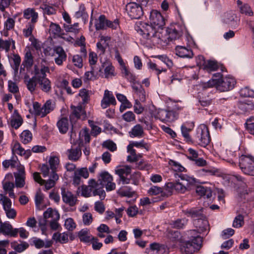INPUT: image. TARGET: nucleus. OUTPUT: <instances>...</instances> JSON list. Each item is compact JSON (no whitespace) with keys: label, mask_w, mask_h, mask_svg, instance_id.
Masks as SVG:
<instances>
[{"label":"nucleus","mask_w":254,"mask_h":254,"mask_svg":"<svg viewBox=\"0 0 254 254\" xmlns=\"http://www.w3.org/2000/svg\"><path fill=\"white\" fill-rule=\"evenodd\" d=\"M149 20L150 25L143 22L136 23L135 29L137 33L145 39H151L157 35V29L165 25V20L161 13L153 10L150 12Z\"/></svg>","instance_id":"nucleus-1"},{"label":"nucleus","mask_w":254,"mask_h":254,"mask_svg":"<svg viewBox=\"0 0 254 254\" xmlns=\"http://www.w3.org/2000/svg\"><path fill=\"white\" fill-rule=\"evenodd\" d=\"M235 79L230 76L222 77L220 73H214L213 77L207 82L201 84L203 89H207L215 86L217 90L221 92H226L232 89L236 84Z\"/></svg>","instance_id":"nucleus-2"},{"label":"nucleus","mask_w":254,"mask_h":254,"mask_svg":"<svg viewBox=\"0 0 254 254\" xmlns=\"http://www.w3.org/2000/svg\"><path fill=\"white\" fill-rule=\"evenodd\" d=\"M99 196L101 199H104L106 196V192L102 187L98 184L95 179H90L88 181V186H82L81 187V195L88 197L92 195Z\"/></svg>","instance_id":"nucleus-3"},{"label":"nucleus","mask_w":254,"mask_h":254,"mask_svg":"<svg viewBox=\"0 0 254 254\" xmlns=\"http://www.w3.org/2000/svg\"><path fill=\"white\" fill-rule=\"evenodd\" d=\"M239 166L244 174L254 176V157L252 155H241L239 157Z\"/></svg>","instance_id":"nucleus-4"},{"label":"nucleus","mask_w":254,"mask_h":254,"mask_svg":"<svg viewBox=\"0 0 254 254\" xmlns=\"http://www.w3.org/2000/svg\"><path fill=\"white\" fill-rule=\"evenodd\" d=\"M194 141L199 145L206 147L210 142V136L207 127L205 125H201L197 128L194 136Z\"/></svg>","instance_id":"nucleus-5"},{"label":"nucleus","mask_w":254,"mask_h":254,"mask_svg":"<svg viewBox=\"0 0 254 254\" xmlns=\"http://www.w3.org/2000/svg\"><path fill=\"white\" fill-rule=\"evenodd\" d=\"M112 176L107 171L101 172L98 178V184L102 187V189L104 190L105 186L107 191H111L115 189L116 184L113 183Z\"/></svg>","instance_id":"nucleus-6"},{"label":"nucleus","mask_w":254,"mask_h":254,"mask_svg":"<svg viewBox=\"0 0 254 254\" xmlns=\"http://www.w3.org/2000/svg\"><path fill=\"white\" fill-rule=\"evenodd\" d=\"M49 72V68L47 66L42 65L39 70L38 84L40 88L46 93L49 92L51 90V83L48 78L46 77V72Z\"/></svg>","instance_id":"nucleus-7"},{"label":"nucleus","mask_w":254,"mask_h":254,"mask_svg":"<svg viewBox=\"0 0 254 254\" xmlns=\"http://www.w3.org/2000/svg\"><path fill=\"white\" fill-rule=\"evenodd\" d=\"M184 213L188 217H191L193 218L198 219V223L201 222L203 226L202 227L201 230H206L208 225V221L204 219L205 218L203 215V209L201 208H191L190 209L184 210Z\"/></svg>","instance_id":"nucleus-8"},{"label":"nucleus","mask_w":254,"mask_h":254,"mask_svg":"<svg viewBox=\"0 0 254 254\" xmlns=\"http://www.w3.org/2000/svg\"><path fill=\"white\" fill-rule=\"evenodd\" d=\"M126 11L131 19H139L143 14L142 6L136 2H129L126 5Z\"/></svg>","instance_id":"nucleus-9"},{"label":"nucleus","mask_w":254,"mask_h":254,"mask_svg":"<svg viewBox=\"0 0 254 254\" xmlns=\"http://www.w3.org/2000/svg\"><path fill=\"white\" fill-rule=\"evenodd\" d=\"M0 202L1 203L6 216L8 218L14 219L16 215V210L11 207L12 202L6 195L0 194Z\"/></svg>","instance_id":"nucleus-10"},{"label":"nucleus","mask_w":254,"mask_h":254,"mask_svg":"<svg viewBox=\"0 0 254 254\" xmlns=\"http://www.w3.org/2000/svg\"><path fill=\"white\" fill-rule=\"evenodd\" d=\"M119 26L118 21L112 22L106 19V17L104 15H101L99 18L96 20L95 23V27L97 30L106 29L110 27L114 29H116Z\"/></svg>","instance_id":"nucleus-11"},{"label":"nucleus","mask_w":254,"mask_h":254,"mask_svg":"<svg viewBox=\"0 0 254 254\" xmlns=\"http://www.w3.org/2000/svg\"><path fill=\"white\" fill-rule=\"evenodd\" d=\"M61 195L63 202L69 206L72 207L77 203V196L64 188H61Z\"/></svg>","instance_id":"nucleus-12"},{"label":"nucleus","mask_w":254,"mask_h":254,"mask_svg":"<svg viewBox=\"0 0 254 254\" xmlns=\"http://www.w3.org/2000/svg\"><path fill=\"white\" fill-rule=\"evenodd\" d=\"M39 70L37 65L34 66V75L26 81V86L28 90L32 93L36 90L38 84Z\"/></svg>","instance_id":"nucleus-13"},{"label":"nucleus","mask_w":254,"mask_h":254,"mask_svg":"<svg viewBox=\"0 0 254 254\" xmlns=\"http://www.w3.org/2000/svg\"><path fill=\"white\" fill-rule=\"evenodd\" d=\"M15 177V185L17 188H22L25 185V172L24 167H20L19 171L13 173Z\"/></svg>","instance_id":"nucleus-14"},{"label":"nucleus","mask_w":254,"mask_h":254,"mask_svg":"<svg viewBox=\"0 0 254 254\" xmlns=\"http://www.w3.org/2000/svg\"><path fill=\"white\" fill-rule=\"evenodd\" d=\"M18 233V229H13L8 222L2 223L0 221V233L11 237H16Z\"/></svg>","instance_id":"nucleus-15"},{"label":"nucleus","mask_w":254,"mask_h":254,"mask_svg":"<svg viewBox=\"0 0 254 254\" xmlns=\"http://www.w3.org/2000/svg\"><path fill=\"white\" fill-rule=\"evenodd\" d=\"M116 104V101L112 93L108 90H106L101 101V107L102 108L106 109L110 105H115Z\"/></svg>","instance_id":"nucleus-16"},{"label":"nucleus","mask_w":254,"mask_h":254,"mask_svg":"<svg viewBox=\"0 0 254 254\" xmlns=\"http://www.w3.org/2000/svg\"><path fill=\"white\" fill-rule=\"evenodd\" d=\"M60 217V214L57 210H54L52 208H49L44 213V220H43V223H42V222H40L39 225L40 227H41V229L43 230L45 226L46 219L51 218L52 220H59Z\"/></svg>","instance_id":"nucleus-17"},{"label":"nucleus","mask_w":254,"mask_h":254,"mask_svg":"<svg viewBox=\"0 0 254 254\" xmlns=\"http://www.w3.org/2000/svg\"><path fill=\"white\" fill-rule=\"evenodd\" d=\"M158 116L162 121L172 122L176 119L175 114L173 111L160 110L158 112Z\"/></svg>","instance_id":"nucleus-18"},{"label":"nucleus","mask_w":254,"mask_h":254,"mask_svg":"<svg viewBox=\"0 0 254 254\" xmlns=\"http://www.w3.org/2000/svg\"><path fill=\"white\" fill-rule=\"evenodd\" d=\"M175 51L177 55L183 58H191L193 56L191 50L184 46H176Z\"/></svg>","instance_id":"nucleus-19"},{"label":"nucleus","mask_w":254,"mask_h":254,"mask_svg":"<svg viewBox=\"0 0 254 254\" xmlns=\"http://www.w3.org/2000/svg\"><path fill=\"white\" fill-rule=\"evenodd\" d=\"M222 20L224 23L232 27H236L238 25L237 17L236 15L232 12L225 13L222 17Z\"/></svg>","instance_id":"nucleus-20"},{"label":"nucleus","mask_w":254,"mask_h":254,"mask_svg":"<svg viewBox=\"0 0 254 254\" xmlns=\"http://www.w3.org/2000/svg\"><path fill=\"white\" fill-rule=\"evenodd\" d=\"M54 51L58 56L55 59L56 64L59 65H61L63 62L66 59V54L65 52L61 46L55 47Z\"/></svg>","instance_id":"nucleus-21"},{"label":"nucleus","mask_w":254,"mask_h":254,"mask_svg":"<svg viewBox=\"0 0 254 254\" xmlns=\"http://www.w3.org/2000/svg\"><path fill=\"white\" fill-rule=\"evenodd\" d=\"M69 160L73 161H78L81 156V150L78 147L67 149L66 153Z\"/></svg>","instance_id":"nucleus-22"},{"label":"nucleus","mask_w":254,"mask_h":254,"mask_svg":"<svg viewBox=\"0 0 254 254\" xmlns=\"http://www.w3.org/2000/svg\"><path fill=\"white\" fill-rule=\"evenodd\" d=\"M86 117V114L81 106L74 107L72 113L70 114L69 118L71 122H74L76 119Z\"/></svg>","instance_id":"nucleus-23"},{"label":"nucleus","mask_w":254,"mask_h":254,"mask_svg":"<svg viewBox=\"0 0 254 254\" xmlns=\"http://www.w3.org/2000/svg\"><path fill=\"white\" fill-rule=\"evenodd\" d=\"M23 123V119L18 113L17 110L14 111V113L11 117L10 124L12 127L15 129L19 128Z\"/></svg>","instance_id":"nucleus-24"},{"label":"nucleus","mask_w":254,"mask_h":254,"mask_svg":"<svg viewBox=\"0 0 254 254\" xmlns=\"http://www.w3.org/2000/svg\"><path fill=\"white\" fill-rule=\"evenodd\" d=\"M23 17L27 19L31 18V21L29 23H36L37 21L38 15L34 9L28 8L24 10Z\"/></svg>","instance_id":"nucleus-25"},{"label":"nucleus","mask_w":254,"mask_h":254,"mask_svg":"<svg viewBox=\"0 0 254 254\" xmlns=\"http://www.w3.org/2000/svg\"><path fill=\"white\" fill-rule=\"evenodd\" d=\"M2 165L5 169H7L10 166L11 168H16L17 171H19V169L20 167H24L23 165L20 164L16 157H13L11 159L3 161L2 162Z\"/></svg>","instance_id":"nucleus-26"},{"label":"nucleus","mask_w":254,"mask_h":254,"mask_svg":"<svg viewBox=\"0 0 254 254\" xmlns=\"http://www.w3.org/2000/svg\"><path fill=\"white\" fill-rule=\"evenodd\" d=\"M128 133L131 137H141L144 135L143 128L140 125L137 124L132 128Z\"/></svg>","instance_id":"nucleus-27"},{"label":"nucleus","mask_w":254,"mask_h":254,"mask_svg":"<svg viewBox=\"0 0 254 254\" xmlns=\"http://www.w3.org/2000/svg\"><path fill=\"white\" fill-rule=\"evenodd\" d=\"M117 193L121 196L131 197L135 194V191L128 186H122L117 191Z\"/></svg>","instance_id":"nucleus-28"},{"label":"nucleus","mask_w":254,"mask_h":254,"mask_svg":"<svg viewBox=\"0 0 254 254\" xmlns=\"http://www.w3.org/2000/svg\"><path fill=\"white\" fill-rule=\"evenodd\" d=\"M167 186L168 187L174 189L177 192L182 193H185L188 190V188L185 185L180 182L169 183Z\"/></svg>","instance_id":"nucleus-29"},{"label":"nucleus","mask_w":254,"mask_h":254,"mask_svg":"<svg viewBox=\"0 0 254 254\" xmlns=\"http://www.w3.org/2000/svg\"><path fill=\"white\" fill-rule=\"evenodd\" d=\"M57 126L60 132L65 133L68 129L69 123L66 118H63L57 123Z\"/></svg>","instance_id":"nucleus-30"},{"label":"nucleus","mask_w":254,"mask_h":254,"mask_svg":"<svg viewBox=\"0 0 254 254\" xmlns=\"http://www.w3.org/2000/svg\"><path fill=\"white\" fill-rule=\"evenodd\" d=\"M196 192L200 196H205L207 198H210L212 196V190L209 187L198 186L196 188Z\"/></svg>","instance_id":"nucleus-31"},{"label":"nucleus","mask_w":254,"mask_h":254,"mask_svg":"<svg viewBox=\"0 0 254 254\" xmlns=\"http://www.w3.org/2000/svg\"><path fill=\"white\" fill-rule=\"evenodd\" d=\"M184 28L178 29L176 27L171 28L168 31V39L171 40L178 39L183 33Z\"/></svg>","instance_id":"nucleus-32"},{"label":"nucleus","mask_w":254,"mask_h":254,"mask_svg":"<svg viewBox=\"0 0 254 254\" xmlns=\"http://www.w3.org/2000/svg\"><path fill=\"white\" fill-rule=\"evenodd\" d=\"M22 64L27 68L31 67L33 65V57L30 50H28L26 52Z\"/></svg>","instance_id":"nucleus-33"},{"label":"nucleus","mask_w":254,"mask_h":254,"mask_svg":"<svg viewBox=\"0 0 254 254\" xmlns=\"http://www.w3.org/2000/svg\"><path fill=\"white\" fill-rule=\"evenodd\" d=\"M43 106L41 107L40 104L37 102L33 103V111L32 113L35 116H40L41 118L45 117V114L43 113Z\"/></svg>","instance_id":"nucleus-34"},{"label":"nucleus","mask_w":254,"mask_h":254,"mask_svg":"<svg viewBox=\"0 0 254 254\" xmlns=\"http://www.w3.org/2000/svg\"><path fill=\"white\" fill-rule=\"evenodd\" d=\"M133 89L135 91V93L141 102H144L146 99V94L144 89L141 85L138 86H133Z\"/></svg>","instance_id":"nucleus-35"},{"label":"nucleus","mask_w":254,"mask_h":254,"mask_svg":"<svg viewBox=\"0 0 254 254\" xmlns=\"http://www.w3.org/2000/svg\"><path fill=\"white\" fill-rule=\"evenodd\" d=\"M179 177L182 180L186 182L185 186H187V188L190 186L194 185L196 183V180L195 178L192 177H190L186 174H181L179 175Z\"/></svg>","instance_id":"nucleus-36"},{"label":"nucleus","mask_w":254,"mask_h":254,"mask_svg":"<svg viewBox=\"0 0 254 254\" xmlns=\"http://www.w3.org/2000/svg\"><path fill=\"white\" fill-rule=\"evenodd\" d=\"M21 141L26 144L32 140V134L28 130H24L20 135Z\"/></svg>","instance_id":"nucleus-37"},{"label":"nucleus","mask_w":254,"mask_h":254,"mask_svg":"<svg viewBox=\"0 0 254 254\" xmlns=\"http://www.w3.org/2000/svg\"><path fill=\"white\" fill-rule=\"evenodd\" d=\"M219 67L216 61H208L204 65V68L208 72L216 70Z\"/></svg>","instance_id":"nucleus-38"},{"label":"nucleus","mask_w":254,"mask_h":254,"mask_svg":"<svg viewBox=\"0 0 254 254\" xmlns=\"http://www.w3.org/2000/svg\"><path fill=\"white\" fill-rule=\"evenodd\" d=\"M184 249L185 253L187 254H192L199 250L190 241L186 243Z\"/></svg>","instance_id":"nucleus-39"},{"label":"nucleus","mask_w":254,"mask_h":254,"mask_svg":"<svg viewBox=\"0 0 254 254\" xmlns=\"http://www.w3.org/2000/svg\"><path fill=\"white\" fill-rule=\"evenodd\" d=\"M53 239L61 243H65L68 241V235L65 233L62 234L55 233L53 236Z\"/></svg>","instance_id":"nucleus-40"},{"label":"nucleus","mask_w":254,"mask_h":254,"mask_svg":"<svg viewBox=\"0 0 254 254\" xmlns=\"http://www.w3.org/2000/svg\"><path fill=\"white\" fill-rule=\"evenodd\" d=\"M105 78H112L115 75V68L112 64H108L104 69Z\"/></svg>","instance_id":"nucleus-41"},{"label":"nucleus","mask_w":254,"mask_h":254,"mask_svg":"<svg viewBox=\"0 0 254 254\" xmlns=\"http://www.w3.org/2000/svg\"><path fill=\"white\" fill-rule=\"evenodd\" d=\"M131 173V167L129 166L126 165L116 170V173L119 176H128Z\"/></svg>","instance_id":"nucleus-42"},{"label":"nucleus","mask_w":254,"mask_h":254,"mask_svg":"<svg viewBox=\"0 0 254 254\" xmlns=\"http://www.w3.org/2000/svg\"><path fill=\"white\" fill-rule=\"evenodd\" d=\"M239 109L244 113L249 112L254 109V104L252 103H241L239 105Z\"/></svg>","instance_id":"nucleus-43"},{"label":"nucleus","mask_w":254,"mask_h":254,"mask_svg":"<svg viewBox=\"0 0 254 254\" xmlns=\"http://www.w3.org/2000/svg\"><path fill=\"white\" fill-rule=\"evenodd\" d=\"M43 106V110H44L43 113L45 114V117L51 111H53L55 108V105L52 103L51 100H47Z\"/></svg>","instance_id":"nucleus-44"},{"label":"nucleus","mask_w":254,"mask_h":254,"mask_svg":"<svg viewBox=\"0 0 254 254\" xmlns=\"http://www.w3.org/2000/svg\"><path fill=\"white\" fill-rule=\"evenodd\" d=\"M35 23H28L26 27L23 30V33L25 37L32 36V31L35 27Z\"/></svg>","instance_id":"nucleus-45"},{"label":"nucleus","mask_w":254,"mask_h":254,"mask_svg":"<svg viewBox=\"0 0 254 254\" xmlns=\"http://www.w3.org/2000/svg\"><path fill=\"white\" fill-rule=\"evenodd\" d=\"M121 70L124 76L128 80H129L130 82H133L135 81V76L128 70L126 65L122 67Z\"/></svg>","instance_id":"nucleus-46"},{"label":"nucleus","mask_w":254,"mask_h":254,"mask_svg":"<svg viewBox=\"0 0 254 254\" xmlns=\"http://www.w3.org/2000/svg\"><path fill=\"white\" fill-rule=\"evenodd\" d=\"M169 164L176 172L178 171L182 172L186 171V169L183 166L173 160H170L169 162Z\"/></svg>","instance_id":"nucleus-47"},{"label":"nucleus","mask_w":254,"mask_h":254,"mask_svg":"<svg viewBox=\"0 0 254 254\" xmlns=\"http://www.w3.org/2000/svg\"><path fill=\"white\" fill-rule=\"evenodd\" d=\"M79 137L82 140L84 141L85 143H89L90 140V136L88 132V129L85 128L80 131Z\"/></svg>","instance_id":"nucleus-48"},{"label":"nucleus","mask_w":254,"mask_h":254,"mask_svg":"<svg viewBox=\"0 0 254 254\" xmlns=\"http://www.w3.org/2000/svg\"><path fill=\"white\" fill-rule=\"evenodd\" d=\"M244 224V217L242 215L239 214L235 218L233 223V226L235 228H240Z\"/></svg>","instance_id":"nucleus-49"},{"label":"nucleus","mask_w":254,"mask_h":254,"mask_svg":"<svg viewBox=\"0 0 254 254\" xmlns=\"http://www.w3.org/2000/svg\"><path fill=\"white\" fill-rule=\"evenodd\" d=\"M246 128L249 132L254 135V118L251 117L246 123Z\"/></svg>","instance_id":"nucleus-50"},{"label":"nucleus","mask_w":254,"mask_h":254,"mask_svg":"<svg viewBox=\"0 0 254 254\" xmlns=\"http://www.w3.org/2000/svg\"><path fill=\"white\" fill-rule=\"evenodd\" d=\"M49 162L52 171H56L59 164V158L56 156L51 157L49 159Z\"/></svg>","instance_id":"nucleus-51"},{"label":"nucleus","mask_w":254,"mask_h":254,"mask_svg":"<svg viewBox=\"0 0 254 254\" xmlns=\"http://www.w3.org/2000/svg\"><path fill=\"white\" fill-rule=\"evenodd\" d=\"M130 144L134 147H136L137 148H143L146 150V151H148L149 149V146L147 143H145L143 140H141L140 141H132L130 143Z\"/></svg>","instance_id":"nucleus-52"},{"label":"nucleus","mask_w":254,"mask_h":254,"mask_svg":"<svg viewBox=\"0 0 254 254\" xmlns=\"http://www.w3.org/2000/svg\"><path fill=\"white\" fill-rule=\"evenodd\" d=\"M74 173L80 177H83L84 179H87L89 177V172L86 167H83L77 169L75 171Z\"/></svg>","instance_id":"nucleus-53"},{"label":"nucleus","mask_w":254,"mask_h":254,"mask_svg":"<svg viewBox=\"0 0 254 254\" xmlns=\"http://www.w3.org/2000/svg\"><path fill=\"white\" fill-rule=\"evenodd\" d=\"M12 42L10 39L8 40H3L0 38V49L4 50L6 52H8L9 50Z\"/></svg>","instance_id":"nucleus-54"},{"label":"nucleus","mask_w":254,"mask_h":254,"mask_svg":"<svg viewBox=\"0 0 254 254\" xmlns=\"http://www.w3.org/2000/svg\"><path fill=\"white\" fill-rule=\"evenodd\" d=\"M103 147L107 148L112 152L117 150L116 144L111 140H107L103 143Z\"/></svg>","instance_id":"nucleus-55"},{"label":"nucleus","mask_w":254,"mask_h":254,"mask_svg":"<svg viewBox=\"0 0 254 254\" xmlns=\"http://www.w3.org/2000/svg\"><path fill=\"white\" fill-rule=\"evenodd\" d=\"M181 130L183 136L185 139L188 141H190L191 139L189 133L191 131V128H188L185 125H183L181 127Z\"/></svg>","instance_id":"nucleus-56"},{"label":"nucleus","mask_w":254,"mask_h":254,"mask_svg":"<svg viewBox=\"0 0 254 254\" xmlns=\"http://www.w3.org/2000/svg\"><path fill=\"white\" fill-rule=\"evenodd\" d=\"M14 149L17 154L21 156L26 155V157H28L30 154V151L27 152V153L24 149L21 146L20 144L18 142L14 144Z\"/></svg>","instance_id":"nucleus-57"},{"label":"nucleus","mask_w":254,"mask_h":254,"mask_svg":"<svg viewBox=\"0 0 254 254\" xmlns=\"http://www.w3.org/2000/svg\"><path fill=\"white\" fill-rule=\"evenodd\" d=\"M79 96L81 97L83 104L87 103L89 99L88 91L86 89H82L79 91Z\"/></svg>","instance_id":"nucleus-58"},{"label":"nucleus","mask_w":254,"mask_h":254,"mask_svg":"<svg viewBox=\"0 0 254 254\" xmlns=\"http://www.w3.org/2000/svg\"><path fill=\"white\" fill-rule=\"evenodd\" d=\"M13 62V69L15 72H17L21 63L20 57L17 54H14L12 57Z\"/></svg>","instance_id":"nucleus-59"},{"label":"nucleus","mask_w":254,"mask_h":254,"mask_svg":"<svg viewBox=\"0 0 254 254\" xmlns=\"http://www.w3.org/2000/svg\"><path fill=\"white\" fill-rule=\"evenodd\" d=\"M123 119L127 122H133L135 120V116L131 111H127L122 116Z\"/></svg>","instance_id":"nucleus-60"},{"label":"nucleus","mask_w":254,"mask_h":254,"mask_svg":"<svg viewBox=\"0 0 254 254\" xmlns=\"http://www.w3.org/2000/svg\"><path fill=\"white\" fill-rule=\"evenodd\" d=\"M83 223L85 225H89L93 221L92 215L90 212H86L82 215Z\"/></svg>","instance_id":"nucleus-61"},{"label":"nucleus","mask_w":254,"mask_h":254,"mask_svg":"<svg viewBox=\"0 0 254 254\" xmlns=\"http://www.w3.org/2000/svg\"><path fill=\"white\" fill-rule=\"evenodd\" d=\"M15 186L13 182L8 181H4L2 182V188L4 192L13 190Z\"/></svg>","instance_id":"nucleus-62"},{"label":"nucleus","mask_w":254,"mask_h":254,"mask_svg":"<svg viewBox=\"0 0 254 254\" xmlns=\"http://www.w3.org/2000/svg\"><path fill=\"white\" fill-rule=\"evenodd\" d=\"M43 199V194L40 191L37 192L35 196V202L37 207L40 208Z\"/></svg>","instance_id":"nucleus-63"},{"label":"nucleus","mask_w":254,"mask_h":254,"mask_svg":"<svg viewBox=\"0 0 254 254\" xmlns=\"http://www.w3.org/2000/svg\"><path fill=\"white\" fill-rule=\"evenodd\" d=\"M65 228L69 231H72L76 227V224L73 220L69 218L66 219L64 223Z\"/></svg>","instance_id":"nucleus-64"}]
</instances>
